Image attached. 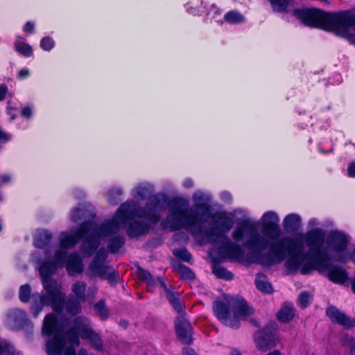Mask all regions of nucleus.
Here are the masks:
<instances>
[{"instance_id":"obj_1","label":"nucleus","mask_w":355,"mask_h":355,"mask_svg":"<svg viewBox=\"0 0 355 355\" xmlns=\"http://www.w3.org/2000/svg\"><path fill=\"white\" fill-rule=\"evenodd\" d=\"M262 234L257 230L256 225L246 220L236 227L232 236L236 241H244V245L257 253L247 260L265 266H272L283 261L286 252L290 257L304 250L300 234L295 238L283 236L279 225V217L272 211L265 212L261 217Z\"/></svg>"},{"instance_id":"obj_2","label":"nucleus","mask_w":355,"mask_h":355,"mask_svg":"<svg viewBox=\"0 0 355 355\" xmlns=\"http://www.w3.org/2000/svg\"><path fill=\"white\" fill-rule=\"evenodd\" d=\"M169 214L162 220L164 229L175 231L185 229L196 237L201 239L202 243H211L218 248L221 257L239 262L245 261L242 248L230 240L225 235L233 227V219L224 211L211 213L212 224L218 231L207 230L202 228L197 216L189 211L188 200L182 198H175L168 204Z\"/></svg>"},{"instance_id":"obj_3","label":"nucleus","mask_w":355,"mask_h":355,"mask_svg":"<svg viewBox=\"0 0 355 355\" xmlns=\"http://www.w3.org/2000/svg\"><path fill=\"white\" fill-rule=\"evenodd\" d=\"M84 228L80 225L78 230L69 234H62L60 248L55 250L51 261H44L39 267L44 292L33 295L31 310L37 318L44 306H51L56 312H61L64 306L65 294L62 291V285L51 278L59 267L65 266L70 275L83 271L82 260L78 253L67 254V249L74 247L81 239H85Z\"/></svg>"},{"instance_id":"obj_4","label":"nucleus","mask_w":355,"mask_h":355,"mask_svg":"<svg viewBox=\"0 0 355 355\" xmlns=\"http://www.w3.org/2000/svg\"><path fill=\"white\" fill-rule=\"evenodd\" d=\"M277 12H293V15L304 24L332 31L355 44V13L345 11L328 14L316 8L294 9L293 0H269Z\"/></svg>"},{"instance_id":"obj_5","label":"nucleus","mask_w":355,"mask_h":355,"mask_svg":"<svg viewBox=\"0 0 355 355\" xmlns=\"http://www.w3.org/2000/svg\"><path fill=\"white\" fill-rule=\"evenodd\" d=\"M134 203H123L112 220L104 222L100 226L91 221H86L81 225L84 228L85 238L82 245V252L89 257L94 254L100 244V240L109 239L107 248L115 253L123 245L125 240L119 232L126 225L133 222L132 218L139 213L135 210Z\"/></svg>"},{"instance_id":"obj_6","label":"nucleus","mask_w":355,"mask_h":355,"mask_svg":"<svg viewBox=\"0 0 355 355\" xmlns=\"http://www.w3.org/2000/svg\"><path fill=\"white\" fill-rule=\"evenodd\" d=\"M308 254L303 251L293 254L285 262V267L291 273L298 270L302 275H306L315 270L323 273L328 279L336 284H343L348 279L346 270L342 267L333 265L330 259H311L307 260Z\"/></svg>"},{"instance_id":"obj_7","label":"nucleus","mask_w":355,"mask_h":355,"mask_svg":"<svg viewBox=\"0 0 355 355\" xmlns=\"http://www.w3.org/2000/svg\"><path fill=\"white\" fill-rule=\"evenodd\" d=\"M125 203H134L136 211L139 213L132 218L133 222L130 224L127 230L129 236L138 237L146 234L149 231L150 225L159 220L160 216L156 212L165 209L167 198L160 194L150 196L148 199V209L138 207L137 203L134 201Z\"/></svg>"},{"instance_id":"obj_8","label":"nucleus","mask_w":355,"mask_h":355,"mask_svg":"<svg viewBox=\"0 0 355 355\" xmlns=\"http://www.w3.org/2000/svg\"><path fill=\"white\" fill-rule=\"evenodd\" d=\"M146 284L149 290L154 288L157 284L160 286L162 293H164L173 309L179 313V316L175 322L178 339L183 344H190L192 340V327L186 318L184 306L180 301L179 293L168 288L162 277H158L155 279L154 277H150L146 281Z\"/></svg>"},{"instance_id":"obj_9","label":"nucleus","mask_w":355,"mask_h":355,"mask_svg":"<svg viewBox=\"0 0 355 355\" xmlns=\"http://www.w3.org/2000/svg\"><path fill=\"white\" fill-rule=\"evenodd\" d=\"M213 310L217 318L225 326L239 328L240 320L253 314L254 311L241 297H232L228 304L217 301L213 304Z\"/></svg>"},{"instance_id":"obj_10","label":"nucleus","mask_w":355,"mask_h":355,"mask_svg":"<svg viewBox=\"0 0 355 355\" xmlns=\"http://www.w3.org/2000/svg\"><path fill=\"white\" fill-rule=\"evenodd\" d=\"M107 254V251L104 248L98 250L94 260L89 266V270L92 276L99 277L110 282H114L118 277V275L114 270L110 271V268L104 263Z\"/></svg>"},{"instance_id":"obj_11","label":"nucleus","mask_w":355,"mask_h":355,"mask_svg":"<svg viewBox=\"0 0 355 355\" xmlns=\"http://www.w3.org/2000/svg\"><path fill=\"white\" fill-rule=\"evenodd\" d=\"M193 207L196 211L195 213L190 207L189 211L197 216L198 222H207L208 216L211 213L210 209V201L211 196L208 192L198 190L193 194Z\"/></svg>"},{"instance_id":"obj_12","label":"nucleus","mask_w":355,"mask_h":355,"mask_svg":"<svg viewBox=\"0 0 355 355\" xmlns=\"http://www.w3.org/2000/svg\"><path fill=\"white\" fill-rule=\"evenodd\" d=\"M29 322L25 311L19 309H8L3 318L4 325L12 331H19Z\"/></svg>"},{"instance_id":"obj_13","label":"nucleus","mask_w":355,"mask_h":355,"mask_svg":"<svg viewBox=\"0 0 355 355\" xmlns=\"http://www.w3.org/2000/svg\"><path fill=\"white\" fill-rule=\"evenodd\" d=\"M276 333L270 327H266L254 335L257 347L264 352L275 347L276 345Z\"/></svg>"},{"instance_id":"obj_14","label":"nucleus","mask_w":355,"mask_h":355,"mask_svg":"<svg viewBox=\"0 0 355 355\" xmlns=\"http://www.w3.org/2000/svg\"><path fill=\"white\" fill-rule=\"evenodd\" d=\"M326 313L333 322L342 325L345 329H348L354 327L353 320H351L336 307L333 306L329 307Z\"/></svg>"},{"instance_id":"obj_15","label":"nucleus","mask_w":355,"mask_h":355,"mask_svg":"<svg viewBox=\"0 0 355 355\" xmlns=\"http://www.w3.org/2000/svg\"><path fill=\"white\" fill-rule=\"evenodd\" d=\"M283 226L287 232H295L297 231L301 226V218L295 214L287 215L283 221Z\"/></svg>"},{"instance_id":"obj_16","label":"nucleus","mask_w":355,"mask_h":355,"mask_svg":"<svg viewBox=\"0 0 355 355\" xmlns=\"http://www.w3.org/2000/svg\"><path fill=\"white\" fill-rule=\"evenodd\" d=\"M255 285L257 288L263 293L271 294L273 293L272 284L268 281L266 276L262 273L256 275Z\"/></svg>"},{"instance_id":"obj_17","label":"nucleus","mask_w":355,"mask_h":355,"mask_svg":"<svg viewBox=\"0 0 355 355\" xmlns=\"http://www.w3.org/2000/svg\"><path fill=\"white\" fill-rule=\"evenodd\" d=\"M51 238L52 235L49 231H39L34 238V245L36 248H44L50 243Z\"/></svg>"},{"instance_id":"obj_18","label":"nucleus","mask_w":355,"mask_h":355,"mask_svg":"<svg viewBox=\"0 0 355 355\" xmlns=\"http://www.w3.org/2000/svg\"><path fill=\"white\" fill-rule=\"evenodd\" d=\"M87 284L82 281H78L72 284L71 291L76 298L80 301L85 302L87 300L86 296Z\"/></svg>"},{"instance_id":"obj_19","label":"nucleus","mask_w":355,"mask_h":355,"mask_svg":"<svg viewBox=\"0 0 355 355\" xmlns=\"http://www.w3.org/2000/svg\"><path fill=\"white\" fill-rule=\"evenodd\" d=\"M152 189L153 187L149 183H139L132 190V194L135 198L143 200Z\"/></svg>"},{"instance_id":"obj_20","label":"nucleus","mask_w":355,"mask_h":355,"mask_svg":"<svg viewBox=\"0 0 355 355\" xmlns=\"http://www.w3.org/2000/svg\"><path fill=\"white\" fill-rule=\"evenodd\" d=\"M294 309L291 305H284L278 312L277 318L281 322H287L294 317Z\"/></svg>"},{"instance_id":"obj_21","label":"nucleus","mask_w":355,"mask_h":355,"mask_svg":"<svg viewBox=\"0 0 355 355\" xmlns=\"http://www.w3.org/2000/svg\"><path fill=\"white\" fill-rule=\"evenodd\" d=\"M123 190L119 187H112L107 192V200L112 205H116L121 201Z\"/></svg>"},{"instance_id":"obj_22","label":"nucleus","mask_w":355,"mask_h":355,"mask_svg":"<svg viewBox=\"0 0 355 355\" xmlns=\"http://www.w3.org/2000/svg\"><path fill=\"white\" fill-rule=\"evenodd\" d=\"M83 302L73 296L69 297L65 303L66 311L71 315L78 314L81 310L80 303Z\"/></svg>"},{"instance_id":"obj_23","label":"nucleus","mask_w":355,"mask_h":355,"mask_svg":"<svg viewBox=\"0 0 355 355\" xmlns=\"http://www.w3.org/2000/svg\"><path fill=\"white\" fill-rule=\"evenodd\" d=\"M224 19L230 24H239L243 22L245 18L240 12L232 10L225 15Z\"/></svg>"},{"instance_id":"obj_24","label":"nucleus","mask_w":355,"mask_h":355,"mask_svg":"<svg viewBox=\"0 0 355 355\" xmlns=\"http://www.w3.org/2000/svg\"><path fill=\"white\" fill-rule=\"evenodd\" d=\"M213 273L218 277L220 279H224L226 280L232 279L234 277V275L226 268L219 266H214L213 267Z\"/></svg>"},{"instance_id":"obj_25","label":"nucleus","mask_w":355,"mask_h":355,"mask_svg":"<svg viewBox=\"0 0 355 355\" xmlns=\"http://www.w3.org/2000/svg\"><path fill=\"white\" fill-rule=\"evenodd\" d=\"M14 46L18 53L26 57H30L33 54V49L31 46L26 43L15 42Z\"/></svg>"},{"instance_id":"obj_26","label":"nucleus","mask_w":355,"mask_h":355,"mask_svg":"<svg viewBox=\"0 0 355 355\" xmlns=\"http://www.w3.org/2000/svg\"><path fill=\"white\" fill-rule=\"evenodd\" d=\"M94 311L101 319L105 320L108 318V310L105 306L104 300H101L94 305Z\"/></svg>"},{"instance_id":"obj_27","label":"nucleus","mask_w":355,"mask_h":355,"mask_svg":"<svg viewBox=\"0 0 355 355\" xmlns=\"http://www.w3.org/2000/svg\"><path fill=\"white\" fill-rule=\"evenodd\" d=\"M31 293V288L29 284L22 285L19 288V298L21 302L27 303L29 301V298Z\"/></svg>"},{"instance_id":"obj_28","label":"nucleus","mask_w":355,"mask_h":355,"mask_svg":"<svg viewBox=\"0 0 355 355\" xmlns=\"http://www.w3.org/2000/svg\"><path fill=\"white\" fill-rule=\"evenodd\" d=\"M173 254L179 259L187 262H189L191 259V254L185 248L175 250L173 251Z\"/></svg>"},{"instance_id":"obj_29","label":"nucleus","mask_w":355,"mask_h":355,"mask_svg":"<svg viewBox=\"0 0 355 355\" xmlns=\"http://www.w3.org/2000/svg\"><path fill=\"white\" fill-rule=\"evenodd\" d=\"M178 269L181 274V277L185 279H193L195 277L193 272L189 268L185 266L182 264H179L178 266Z\"/></svg>"},{"instance_id":"obj_30","label":"nucleus","mask_w":355,"mask_h":355,"mask_svg":"<svg viewBox=\"0 0 355 355\" xmlns=\"http://www.w3.org/2000/svg\"><path fill=\"white\" fill-rule=\"evenodd\" d=\"M14 352V347L6 340L0 339V355H10Z\"/></svg>"},{"instance_id":"obj_31","label":"nucleus","mask_w":355,"mask_h":355,"mask_svg":"<svg viewBox=\"0 0 355 355\" xmlns=\"http://www.w3.org/2000/svg\"><path fill=\"white\" fill-rule=\"evenodd\" d=\"M311 295L306 291L302 292L298 296V302L302 308H306L309 304Z\"/></svg>"},{"instance_id":"obj_32","label":"nucleus","mask_w":355,"mask_h":355,"mask_svg":"<svg viewBox=\"0 0 355 355\" xmlns=\"http://www.w3.org/2000/svg\"><path fill=\"white\" fill-rule=\"evenodd\" d=\"M54 45V40L50 37H44L41 40L40 47L44 51H50Z\"/></svg>"},{"instance_id":"obj_33","label":"nucleus","mask_w":355,"mask_h":355,"mask_svg":"<svg viewBox=\"0 0 355 355\" xmlns=\"http://www.w3.org/2000/svg\"><path fill=\"white\" fill-rule=\"evenodd\" d=\"M343 343L350 349L351 353H354L355 352V339L353 337L345 336L343 340Z\"/></svg>"},{"instance_id":"obj_34","label":"nucleus","mask_w":355,"mask_h":355,"mask_svg":"<svg viewBox=\"0 0 355 355\" xmlns=\"http://www.w3.org/2000/svg\"><path fill=\"white\" fill-rule=\"evenodd\" d=\"M85 214V210L80 208H75L72 211V214L71 215V220L73 222H78L81 219V216Z\"/></svg>"},{"instance_id":"obj_35","label":"nucleus","mask_w":355,"mask_h":355,"mask_svg":"<svg viewBox=\"0 0 355 355\" xmlns=\"http://www.w3.org/2000/svg\"><path fill=\"white\" fill-rule=\"evenodd\" d=\"M11 138L12 136L10 134L0 128V149L2 147V144H4L8 141H10Z\"/></svg>"},{"instance_id":"obj_36","label":"nucleus","mask_w":355,"mask_h":355,"mask_svg":"<svg viewBox=\"0 0 355 355\" xmlns=\"http://www.w3.org/2000/svg\"><path fill=\"white\" fill-rule=\"evenodd\" d=\"M30 76V71L27 68H23L20 69L17 73V78L19 80H24Z\"/></svg>"},{"instance_id":"obj_37","label":"nucleus","mask_w":355,"mask_h":355,"mask_svg":"<svg viewBox=\"0 0 355 355\" xmlns=\"http://www.w3.org/2000/svg\"><path fill=\"white\" fill-rule=\"evenodd\" d=\"M138 275L141 279L146 282L150 279V277H152V275L148 271L140 268L138 269Z\"/></svg>"},{"instance_id":"obj_38","label":"nucleus","mask_w":355,"mask_h":355,"mask_svg":"<svg viewBox=\"0 0 355 355\" xmlns=\"http://www.w3.org/2000/svg\"><path fill=\"white\" fill-rule=\"evenodd\" d=\"M35 24L32 21H28L24 25L23 31L27 33H33L34 31Z\"/></svg>"},{"instance_id":"obj_39","label":"nucleus","mask_w":355,"mask_h":355,"mask_svg":"<svg viewBox=\"0 0 355 355\" xmlns=\"http://www.w3.org/2000/svg\"><path fill=\"white\" fill-rule=\"evenodd\" d=\"M8 90V86L6 84L3 83L0 85V101L4 100Z\"/></svg>"},{"instance_id":"obj_40","label":"nucleus","mask_w":355,"mask_h":355,"mask_svg":"<svg viewBox=\"0 0 355 355\" xmlns=\"http://www.w3.org/2000/svg\"><path fill=\"white\" fill-rule=\"evenodd\" d=\"M97 293V288L95 286H91L87 290V295H86L88 300L90 298L93 300Z\"/></svg>"},{"instance_id":"obj_41","label":"nucleus","mask_w":355,"mask_h":355,"mask_svg":"<svg viewBox=\"0 0 355 355\" xmlns=\"http://www.w3.org/2000/svg\"><path fill=\"white\" fill-rule=\"evenodd\" d=\"M22 116L29 119L32 116V109L30 107H24L21 111Z\"/></svg>"},{"instance_id":"obj_42","label":"nucleus","mask_w":355,"mask_h":355,"mask_svg":"<svg viewBox=\"0 0 355 355\" xmlns=\"http://www.w3.org/2000/svg\"><path fill=\"white\" fill-rule=\"evenodd\" d=\"M220 198L225 202H230L232 201V195L227 191H223L220 193Z\"/></svg>"},{"instance_id":"obj_43","label":"nucleus","mask_w":355,"mask_h":355,"mask_svg":"<svg viewBox=\"0 0 355 355\" xmlns=\"http://www.w3.org/2000/svg\"><path fill=\"white\" fill-rule=\"evenodd\" d=\"M348 175L351 178H355V162L350 163L347 167Z\"/></svg>"},{"instance_id":"obj_44","label":"nucleus","mask_w":355,"mask_h":355,"mask_svg":"<svg viewBox=\"0 0 355 355\" xmlns=\"http://www.w3.org/2000/svg\"><path fill=\"white\" fill-rule=\"evenodd\" d=\"M1 185L7 184L11 181V177L9 174H3L0 175Z\"/></svg>"},{"instance_id":"obj_45","label":"nucleus","mask_w":355,"mask_h":355,"mask_svg":"<svg viewBox=\"0 0 355 355\" xmlns=\"http://www.w3.org/2000/svg\"><path fill=\"white\" fill-rule=\"evenodd\" d=\"M182 355H197L193 349L184 347L182 351Z\"/></svg>"},{"instance_id":"obj_46","label":"nucleus","mask_w":355,"mask_h":355,"mask_svg":"<svg viewBox=\"0 0 355 355\" xmlns=\"http://www.w3.org/2000/svg\"><path fill=\"white\" fill-rule=\"evenodd\" d=\"M31 259H32V261L35 263H40L41 262V259H40V254L37 253V252H35L32 254V257H31Z\"/></svg>"},{"instance_id":"obj_47","label":"nucleus","mask_w":355,"mask_h":355,"mask_svg":"<svg viewBox=\"0 0 355 355\" xmlns=\"http://www.w3.org/2000/svg\"><path fill=\"white\" fill-rule=\"evenodd\" d=\"M183 185L184 187L186 188H191L193 187V181L191 179H186L184 182H183Z\"/></svg>"},{"instance_id":"obj_48","label":"nucleus","mask_w":355,"mask_h":355,"mask_svg":"<svg viewBox=\"0 0 355 355\" xmlns=\"http://www.w3.org/2000/svg\"><path fill=\"white\" fill-rule=\"evenodd\" d=\"M74 194L76 195L77 197L79 198H81L85 196V193L82 190H80V189L76 190L75 191Z\"/></svg>"},{"instance_id":"obj_49","label":"nucleus","mask_w":355,"mask_h":355,"mask_svg":"<svg viewBox=\"0 0 355 355\" xmlns=\"http://www.w3.org/2000/svg\"><path fill=\"white\" fill-rule=\"evenodd\" d=\"M266 355H284L282 354L279 350L275 349L270 352H268Z\"/></svg>"},{"instance_id":"obj_50","label":"nucleus","mask_w":355,"mask_h":355,"mask_svg":"<svg viewBox=\"0 0 355 355\" xmlns=\"http://www.w3.org/2000/svg\"><path fill=\"white\" fill-rule=\"evenodd\" d=\"M316 224H317V223H316V220H315V219H314V218L311 219V220L309 221V226L313 227V226L315 225Z\"/></svg>"},{"instance_id":"obj_51","label":"nucleus","mask_w":355,"mask_h":355,"mask_svg":"<svg viewBox=\"0 0 355 355\" xmlns=\"http://www.w3.org/2000/svg\"><path fill=\"white\" fill-rule=\"evenodd\" d=\"M351 286L353 292L355 293V278L351 279Z\"/></svg>"},{"instance_id":"obj_52","label":"nucleus","mask_w":355,"mask_h":355,"mask_svg":"<svg viewBox=\"0 0 355 355\" xmlns=\"http://www.w3.org/2000/svg\"><path fill=\"white\" fill-rule=\"evenodd\" d=\"M212 9L214 10V12L218 15L221 14V11L216 7L212 6Z\"/></svg>"},{"instance_id":"obj_53","label":"nucleus","mask_w":355,"mask_h":355,"mask_svg":"<svg viewBox=\"0 0 355 355\" xmlns=\"http://www.w3.org/2000/svg\"><path fill=\"white\" fill-rule=\"evenodd\" d=\"M230 355H241L239 352H232Z\"/></svg>"},{"instance_id":"obj_54","label":"nucleus","mask_w":355,"mask_h":355,"mask_svg":"<svg viewBox=\"0 0 355 355\" xmlns=\"http://www.w3.org/2000/svg\"><path fill=\"white\" fill-rule=\"evenodd\" d=\"M9 114L11 115V120H14L15 118V116L14 114H12L10 112H9Z\"/></svg>"},{"instance_id":"obj_55","label":"nucleus","mask_w":355,"mask_h":355,"mask_svg":"<svg viewBox=\"0 0 355 355\" xmlns=\"http://www.w3.org/2000/svg\"><path fill=\"white\" fill-rule=\"evenodd\" d=\"M46 257H49V252H46Z\"/></svg>"},{"instance_id":"obj_56","label":"nucleus","mask_w":355,"mask_h":355,"mask_svg":"<svg viewBox=\"0 0 355 355\" xmlns=\"http://www.w3.org/2000/svg\"><path fill=\"white\" fill-rule=\"evenodd\" d=\"M354 327H355V320H353Z\"/></svg>"}]
</instances>
